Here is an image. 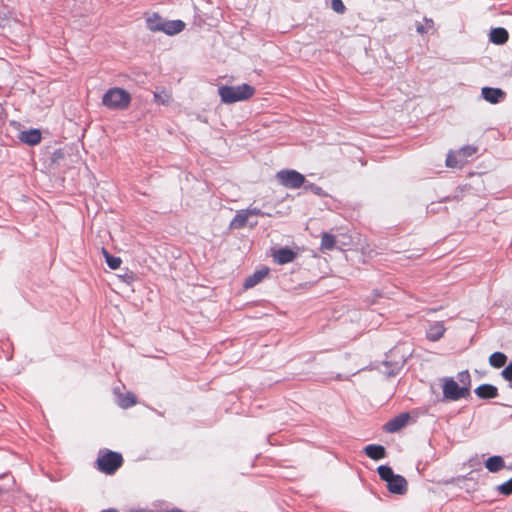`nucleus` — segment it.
Wrapping results in <instances>:
<instances>
[{"label": "nucleus", "instance_id": "nucleus-1", "mask_svg": "<svg viewBox=\"0 0 512 512\" xmlns=\"http://www.w3.org/2000/svg\"><path fill=\"white\" fill-rule=\"evenodd\" d=\"M459 385L452 377L444 379L442 385L443 396L451 401L467 398L470 395L471 376L469 371H461L457 375Z\"/></svg>", "mask_w": 512, "mask_h": 512}, {"label": "nucleus", "instance_id": "nucleus-2", "mask_svg": "<svg viewBox=\"0 0 512 512\" xmlns=\"http://www.w3.org/2000/svg\"><path fill=\"white\" fill-rule=\"evenodd\" d=\"M131 101V94L120 87H112L102 96V104L110 110H126L129 108Z\"/></svg>", "mask_w": 512, "mask_h": 512}, {"label": "nucleus", "instance_id": "nucleus-3", "mask_svg": "<svg viewBox=\"0 0 512 512\" xmlns=\"http://www.w3.org/2000/svg\"><path fill=\"white\" fill-rule=\"evenodd\" d=\"M218 94L221 101L227 104L245 101L255 94V88L249 84H241L238 86H220Z\"/></svg>", "mask_w": 512, "mask_h": 512}, {"label": "nucleus", "instance_id": "nucleus-4", "mask_svg": "<svg viewBox=\"0 0 512 512\" xmlns=\"http://www.w3.org/2000/svg\"><path fill=\"white\" fill-rule=\"evenodd\" d=\"M381 480L387 483V489L390 493L404 495L408 489L407 480L398 474H394L390 466L381 465L377 468Z\"/></svg>", "mask_w": 512, "mask_h": 512}, {"label": "nucleus", "instance_id": "nucleus-5", "mask_svg": "<svg viewBox=\"0 0 512 512\" xmlns=\"http://www.w3.org/2000/svg\"><path fill=\"white\" fill-rule=\"evenodd\" d=\"M123 464V457L120 453L111 450H100L97 460L96 468L107 475L114 474Z\"/></svg>", "mask_w": 512, "mask_h": 512}, {"label": "nucleus", "instance_id": "nucleus-6", "mask_svg": "<svg viewBox=\"0 0 512 512\" xmlns=\"http://www.w3.org/2000/svg\"><path fill=\"white\" fill-rule=\"evenodd\" d=\"M277 181L287 189H298L306 183V178L293 169H283L276 174Z\"/></svg>", "mask_w": 512, "mask_h": 512}, {"label": "nucleus", "instance_id": "nucleus-7", "mask_svg": "<svg viewBox=\"0 0 512 512\" xmlns=\"http://www.w3.org/2000/svg\"><path fill=\"white\" fill-rule=\"evenodd\" d=\"M251 216L248 215L247 211L245 209L237 211L236 215L230 222V229H242L246 225H249L251 228L255 227L258 222L250 221Z\"/></svg>", "mask_w": 512, "mask_h": 512}, {"label": "nucleus", "instance_id": "nucleus-8", "mask_svg": "<svg viewBox=\"0 0 512 512\" xmlns=\"http://www.w3.org/2000/svg\"><path fill=\"white\" fill-rule=\"evenodd\" d=\"M409 419L410 415L408 413H401L386 422L384 430L389 433L398 432L407 425Z\"/></svg>", "mask_w": 512, "mask_h": 512}, {"label": "nucleus", "instance_id": "nucleus-9", "mask_svg": "<svg viewBox=\"0 0 512 512\" xmlns=\"http://www.w3.org/2000/svg\"><path fill=\"white\" fill-rule=\"evenodd\" d=\"M274 262L279 265L291 263L297 257V253L290 248H280L273 253Z\"/></svg>", "mask_w": 512, "mask_h": 512}, {"label": "nucleus", "instance_id": "nucleus-10", "mask_svg": "<svg viewBox=\"0 0 512 512\" xmlns=\"http://www.w3.org/2000/svg\"><path fill=\"white\" fill-rule=\"evenodd\" d=\"M481 93L483 98L492 104H497L505 98V92L500 88L484 87Z\"/></svg>", "mask_w": 512, "mask_h": 512}, {"label": "nucleus", "instance_id": "nucleus-11", "mask_svg": "<svg viewBox=\"0 0 512 512\" xmlns=\"http://www.w3.org/2000/svg\"><path fill=\"white\" fill-rule=\"evenodd\" d=\"M269 268L268 267H263L257 271H255L252 275L248 276L246 279H245V282H244V288L245 289H250L254 286H256L258 283H260L261 281H263L269 274Z\"/></svg>", "mask_w": 512, "mask_h": 512}, {"label": "nucleus", "instance_id": "nucleus-12", "mask_svg": "<svg viewBox=\"0 0 512 512\" xmlns=\"http://www.w3.org/2000/svg\"><path fill=\"white\" fill-rule=\"evenodd\" d=\"M19 139L21 142L34 146L40 143L42 139V135L40 130L38 129H30L28 131H23L19 135Z\"/></svg>", "mask_w": 512, "mask_h": 512}, {"label": "nucleus", "instance_id": "nucleus-13", "mask_svg": "<svg viewBox=\"0 0 512 512\" xmlns=\"http://www.w3.org/2000/svg\"><path fill=\"white\" fill-rule=\"evenodd\" d=\"M475 393L481 399H492L498 396V389L491 384H482L475 389Z\"/></svg>", "mask_w": 512, "mask_h": 512}, {"label": "nucleus", "instance_id": "nucleus-14", "mask_svg": "<svg viewBox=\"0 0 512 512\" xmlns=\"http://www.w3.org/2000/svg\"><path fill=\"white\" fill-rule=\"evenodd\" d=\"M185 28V23L181 20L165 21L162 26V31L167 35H175L182 32Z\"/></svg>", "mask_w": 512, "mask_h": 512}, {"label": "nucleus", "instance_id": "nucleus-15", "mask_svg": "<svg viewBox=\"0 0 512 512\" xmlns=\"http://www.w3.org/2000/svg\"><path fill=\"white\" fill-rule=\"evenodd\" d=\"M364 452L369 458L373 460H380L386 456L385 447L377 444H370L366 446L364 448Z\"/></svg>", "mask_w": 512, "mask_h": 512}, {"label": "nucleus", "instance_id": "nucleus-16", "mask_svg": "<svg viewBox=\"0 0 512 512\" xmlns=\"http://www.w3.org/2000/svg\"><path fill=\"white\" fill-rule=\"evenodd\" d=\"M336 237L328 232H324L321 235L320 250L322 252L332 251L336 247Z\"/></svg>", "mask_w": 512, "mask_h": 512}, {"label": "nucleus", "instance_id": "nucleus-17", "mask_svg": "<svg viewBox=\"0 0 512 512\" xmlns=\"http://www.w3.org/2000/svg\"><path fill=\"white\" fill-rule=\"evenodd\" d=\"M147 28L152 32H161L164 25V19L157 13L146 19Z\"/></svg>", "mask_w": 512, "mask_h": 512}, {"label": "nucleus", "instance_id": "nucleus-18", "mask_svg": "<svg viewBox=\"0 0 512 512\" xmlns=\"http://www.w3.org/2000/svg\"><path fill=\"white\" fill-rule=\"evenodd\" d=\"M508 37L507 30L501 27L494 28L490 32V40L494 44H504L507 42Z\"/></svg>", "mask_w": 512, "mask_h": 512}, {"label": "nucleus", "instance_id": "nucleus-19", "mask_svg": "<svg viewBox=\"0 0 512 512\" xmlns=\"http://www.w3.org/2000/svg\"><path fill=\"white\" fill-rule=\"evenodd\" d=\"M445 331H446V328H445L444 324L441 322H437L430 326V328L427 332V337H428V339H430L432 341H437L441 337H443Z\"/></svg>", "mask_w": 512, "mask_h": 512}, {"label": "nucleus", "instance_id": "nucleus-20", "mask_svg": "<svg viewBox=\"0 0 512 512\" xmlns=\"http://www.w3.org/2000/svg\"><path fill=\"white\" fill-rule=\"evenodd\" d=\"M485 467L490 472L495 473V472L500 471L504 467V461H503L502 457H500V456H492L486 460Z\"/></svg>", "mask_w": 512, "mask_h": 512}, {"label": "nucleus", "instance_id": "nucleus-21", "mask_svg": "<svg viewBox=\"0 0 512 512\" xmlns=\"http://www.w3.org/2000/svg\"><path fill=\"white\" fill-rule=\"evenodd\" d=\"M465 162L466 161L458 155V151L450 152L446 158V165L451 168L462 167Z\"/></svg>", "mask_w": 512, "mask_h": 512}, {"label": "nucleus", "instance_id": "nucleus-22", "mask_svg": "<svg viewBox=\"0 0 512 512\" xmlns=\"http://www.w3.org/2000/svg\"><path fill=\"white\" fill-rule=\"evenodd\" d=\"M507 362V356L502 352H494L489 357V363L494 368H501Z\"/></svg>", "mask_w": 512, "mask_h": 512}, {"label": "nucleus", "instance_id": "nucleus-23", "mask_svg": "<svg viewBox=\"0 0 512 512\" xmlns=\"http://www.w3.org/2000/svg\"><path fill=\"white\" fill-rule=\"evenodd\" d=\"M136 403H137L136 396L131 392L122 394L118 398L119 406L122 408H125V409L134 406Z\"/></svg>", "mask_w": 512, "mask_h": 512}, {"label": "nucleus", "instance_id": "nucleus-24", "mask_svg": "<svg viewBox=\"0 0 512 512\" xmlns=\"http://www.w3.org/2000/svg\"><path fill=\"white\" fill-rule=\"evenodd\" d=\"M416 30L419 34H426L434 30V22L432 19L424 18L423 23H418Z\"/></svg>", "mask_w": 512, "mask_h": 512}, {"label": "nucleus", "instance_id": "nucleus-25", "mask_svg": "<svg viewBox=\"0 0 512 512\" xmlns=\"http://www.w3.org/2000/svg\"><path fill=\"white\" fill-rule=\"evenodd\" d=\"M172 100V95L171 93L163 90L161 92H155L154 93V101L157 102L158 104H162V105H168Z\"/></svg>", "mask_w": 512, "mask_h": 512}, {"label": "nucleus", "instance_id": "nucleus-26", "mask_svg": "<svg viewBox=\"0 0 512 512\" xmlns=\"http://www.w3.org/2000/svg\"><path fill=\"white\" fill-rule=\"evenodd\" d=\"M103 254L105 256L107 265L111 269L115 270L120 267V265L122 263V260L120 257H115V256L110 255L105 249L103 250Z\"/></svg>", "mask_w": 512, "mask_h": 512}, {"label": "nucleus", "instance_id": "nucleus-27", "mask_svg": "<svg viewBox=\"0 0 512 512\" xmlns=\"http://www.w3.org/2000/svg\"><path fill=\"white\" fill-rule=\"evenodd\" d=\"M477 152V148L473 146H465L458 150V155H460L465 161L468 157H471Z\"/></svg>", "mask_w": 512, "mask_h": 512}, {"label": "nucleus", "instance_id": "nucleus-28", "mask_svg": "<svg viewBox=\"0 0 512 512\" xmlns=\"http://www.w3.org/2000/svg\"><path fill=\"white\" fill-rule=\"evenodd\" d=\"M305 190L311 191L312 193L320 197L327 196V193L320 186L314 183H308L307 185H305Z\"/></svg>", "mask_w": 512, "mask_h": 512}, {"label": "nucleus", "instance_id": "nucleus-29", "mask_svg": "<svg viewBox=\"0 0 512 512\" xmlns=\"http://www.w3.org/2000/svg\"><path fill=\"white\" fill-rule=\"evenodd\" d=\"M498 491L503 495L512 494V478L498 487Z\"/></svg>", "mask_w": 512, "mask_h": 512}, {"label": "nucleus", "instance_id": "nucleus-30", "mask_svg": "<svg viewBox=\"0 0 512 512\" xmlns=\"http://www.w3.org/2000/svg\"><path fill=\"white\" fill-rule=\"evenodd\" d=\"M331 8L339 14H343L346 10L342 0H331Z\"/></svg>", "mask_w": 512, "mask_h": 512}, {"label": "nucleus", "instance_id": "nucleus-31", "mask_svg": "<svg viewBox=\"0 0 512 512\" xmlns=\"http://www.w3.org/2000/svg\"><path fill=\"white\" fill-rule=\"evenodd\" d=\"M502 376L505 380L512 381V363L503 369Z\"/></svg>", "mask_w": 512, "mask_h": 512}, {"label": "nucleus", "instance_id": "nucleus-32", "mask_svg": "<svg viewBox=\"0 0 512 512\" xmlns=\"http://www.w3.org/2000/svg\"><path fill=\"white\" fill-rule=\"evenodd\" d=\"M248 213V215L252 217L254 216H263L264 213L259 209V208H256V207H249L247 209H245Z\"/></svg>", "mask_w": 512, "mask_h": 512}, {"label": "nucleus", "instance_id": "nucleus-33", "mask_svg": "<svg viewBox=\"0 0 512 512\" xmlns=\"http://www.w3.org/2000/svg\"><path fill=\"white\" fill-rule=\"evenodd\" d=\"M102 512H118L116 509H106V510H103Z\"/></svg>", "mask_w": 512, "mask_h": 512}]
</instances>
